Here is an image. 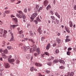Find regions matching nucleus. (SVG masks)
I'll list each match as a JSON object with an SVG mask.
<instances>
[{
    "label": "nucleus",
    "mask_w": 76,
    "mask_h": 76,
    "mask_svg": "<svg viewBox=\"0 0 76 76\" xmlns=\"http://www.w3.org/2000/svg\"><path fill=\"white\" fill-rule=\"evenodd\" d=\"M0 70L1 72H3L4 70V67H1Z\"/></svg>",
    "instance_id": "34"
},
{
    "label": "nucleus",
    "mask_w": 76,
    "mask_h": 76,
    "mask_svg": "<svg viewBox=\"0 0 76 76\" xmlns=\"http://www.w3.org/2000/svg\"><path fill=\"white\" fill-rule=\"evenodd\" d=\"M66 54L68 56H70V54H71V52L68 51L66 52Z\"/></svg>",
    "instance_id": "29"
},
{
    "label": "nucleus",
    "mask_w": 76,
    "mask_h": 76,
    "mask_svg": "<svg viewBox=\"0 0 76 76\" xmlns=\"http://www.w3.org/2000/svg\"><path fill=\"white\" fill-rule=\"evenodd\" d=\"M38 74L39 76H45V75H41V73H38Z\"/></svg>",
    "instance_id": "44"
},
{
    "label": "nucleus",
    "mask_w": 76,
    "mask_h": 76,
    "mask_svg": "<svg viewBox=\"0 0 76 76\" xmlns=\"http://www.w3.org/2000/svg\"><path fill=\"white\" fill-rule=\"evenodd\" d=\"M34 67H32L30 68V70L31 72H33L34 71Z\"/></svg>",
    "instance_id": "36"
},
{
    "label": "nucleus",
    "mask_w": 76,
    "mask_h": 76,
    "mask_svg": "<svg viewBox=\"0 0 76 76\" xmlns=\"http://www.w3.org/2000/svg\"><path fill=\"white\" fill-rule=\"evenodd\" d=\"M53 47H54L57 45V43H55L54 44H53Z\"/></svg>",
    "instance_id": "40"
},
{
    "label": "nucleus",
    "mask_w": 76,
    "mask_h": 76,
    "mask_svg": "<svg viewBox=\"0 0 76 76\" xmlns=\"http://www.w3.org/2000/svg\"><path fill=\"white\" fill-rule=\"evenodd\" d=\"M55 15L59 18L60 19V17L59 15H58V13L57 12H56L55 13Z\"/></svg>",
    "instance_id": "8"
},
{
    "label": "nucleus",
    "mask_w": 76,
    "mask_h": 76,
    "mask_svg": "<svg viewBox=\"0 0 76 76\" xmlns=\"http://www.w3.org/2000/svg\"><path fill=\"white\" fill-rule=\"evenodd\" d=\"M42 7H40L38 10V12H41V11L42 10Z\"/></svg>",
    "instance_id": "27"
},
{
    "label": "nucleus",
    "mask_w": 76,
    "mask_h": 76,
    "mask_svg": "<svg viewBox=\"0 0 76 76\" xmlns=\"http://www.w3.org/2000/svg\"><path fill=\"white\" fill-rule=\"evenodd\" d=\"M37 13H34L31 15V16L33 18H35L36 16H37Z\"/></svg>",
    "instance_id": "9"
},
{
    "label": "nucleus",
    "mask_w": 76,
    "mask_h": 76,
    "mask_svg": "<svg viewBox=\"0 0 76 76\" xmlns=\"http://www.w3.org/2000/svg\"><path fill=\"white\" fill-rule=\"evenodd\" d=\"M56 41L57 42L58 44H60V39H59L58 38L56 39Z\"/></svg>",
    "instance_id": "24"
},
{
    "label": "nucleus",
    "mask_w": 76,
    "mask_h": 76,
    "mask_svg": "<svg viewBox=\"0 0 76 76\" xmlns=\"http://www.w3.org/2000/svg\"><path fill=\"white\" fill-rule=\"evenodd\" d=\"M50 18H51L53 20H54L55 19H56V18H55V17L54 16H51Z\"/></svg>",
    "instance_id": "25"
},
{
    "label": "nucleus",
    "mask_w": 76,
    "mask_h": 76,
    "mask_svg": "<svg viewBox=\"0 0 76 76\" xmlns=\"http://www.w3.org/2000/svg\"><path fill=\"white\" fill-rule=\"evenodd\" d=\"M73 50H74V52H76V48L75 47H74L73 48Z\"/></svg>",
    "instance_id": "59"
},
{
    "label": "nucleus",
    "mask_w": 76,
    "mask_h": 76,
    "mask_svg": "<svg viewBox=\"0 0 76 76\" xmlns=\"http://www.w3.org/2000/svg\"><path fill=\"white\" fill-rule=\"evenodd\" d=\"M48 65V66H51V62H49L47 63Z\"/></svg>",
    "instance_id": "43"
},
{
    "label": "nucleus",
    "mask_w": 76,
    "mask_h": 76,
    "mask_svg": "<svg viewBox=\"0 0 76 76\" xmlns=\"http://www.w3.org/2000/svg\"><path fill=\"white\" fill-rule=\"evenodd\" d=\"M10 11H9V10H7L5 11V13L7 14H9V13H10Z\"/></svg>",
    "instance_id": "38"
},
{
    "label": "nucleus",
    "mask_w": 76,
    "mask_h": 76,
    "mask_svg": "<svg viewBox=\"0 0 76 76\" xmlns=\"http://www.w3.org/2000/svg\"><path fill=\"white\" fill-rule=\"evenodd\" d=\"M31 47H33V48H31L29 50L30 53H32V51H35L36 49L35 48V45H33L31 46Z\"/></svg>",
    "instance_id": "2"
},
{
    "label": "nucleus",
    "mask_w": 76,
    "mask_h": 76,
    "mask_svg": "<svg viewBox=\"0 0 76 76\" xmlns=\"http://www.w3.org/2000/svg\"><path fill=\"white\" fill-rule=\"evenodd\" d=\"M48 1L47 0H45L43 2V4L45 6H47L48 5Z\"/></svg>",
    "instance_id": "5"
},
{
    "label": "nucleus",
    "mask_w": 76,
    "mask_h": 76,
    "mask_svg": "<svg viewBox=\"0 0 76 76\" xmlns=\"http://www.w3.org/2000/svg\"><path fill=\"white\" fill-rule=\"evenodd\" d=\"M19 34H22V33H23V31H22L21 30L20 31H19Z\"/></svg>",
    "instance_id": "52"
},
{
    "label": "nucleus",
    "mask_w": 76,
    "mask_h": 76,
    "mask_svg": "<svg viewBox=\"0 0 76 76\" xmlns=\"http://www.w3.org/2000/svg\"><path fill=\"white\" fill-rule=\"evenodd\" d=\"M26 58H27V59H30V58H31V57H30L29 56V55H28L26 56Z\"/></svg>",
    "instance_id": "49"
},
{
    "label": "nucleus",
    "mask_w": 76,
    "mask_h": 76,
    "mask_svg": "<svg viewBox=\"0 0 76 76\" xmlns=\"http://www.w3.org/2000/svg\"><path fill=\"white\" fill-rule=\"evenodd\" d=\"M10 34H11V35L12 37H14V36H13V33H12V32H10Z\"/></svg>",
    "instance_id": "62"
},
{
    "label": "nucleus",
    "mask_w": 76,
    "mask_h": 76,
    "mask_svg": "<svg viewBox=\"0 0 76 76\" xmlns=\"http://www.w3.org/2000/svg\"><path fill=\"white\" fill-rule=\"evenodd\" d=\"M44 56H45V54H41V57L43 58V57H44Z\"/></svg>",
    "instance_id": "48"
},
{
    "label": "nucleus",
    "mask_w": 76,
    "mask_h": 76,
    "mask_svg": "<svg viewBox=\"0 0 76 76\" xmlns=\"http://www.w3.org/2000/svg\"><path fill=\"white\" fill-rule=\"evenodd\" d=\"M35 64L36 66H38L39 67H40V66H42L41 64L38 63H36Z\"/></svg>",
    "instance_id": "13"
},
{
    "label": "nucleus",
    "mask_w": 76,
    "mask_h": 76,
    "mask_svg": "<svg viewBox=\"0 0 76 76\" xmlns=\"http://www.w3.org/2000/svg\"><path fill=\"white\" fill-rule=\"evenodd\" d=\"M19 13L17 14L16 16L18 18H21L23 17V19L26 18V16L23 15V13L21 11L18 12Z\"/></svg>",
    "instance_id": "1"
},
{
    "label": "nucleus",
    "mask_w": 76,
    "mask_h": 76,
    "mask_svg": "<svg viewBox=\"0 0 76 76\" xmlns=\"http://www.w3.org/2000/svg\"><path fill=\"white\" fill-rule=\"evenodd\" d=\"M69 24L70 26L71 27H72L73 26V23H72V21H70L69 22Z\"/></svg>",
    "instance_id": "14"
},
{
    "label": "nucleus",
    "mask_w": 76,
    "mask_h": 76,
    "mask_svg": "<svg viewBox=\"0 0 76 76\" xmlns=\"http://www.w3.org/2000/svg\"><path fill=\"white\" fill-rule=\"evenodd\" d=\"M24 35L23 34L21 35L20 36V38H23Z\"/></svg>",
    "instance_id": "51"
},
{
    "label": "nucleus",
    "mask_w": 76,
    "mask_h": 76,
    "mask_svg": "<svg viewBox=\"0 0 76 76\" xmlns=\"http://www.w3.org/2000/svg\"><path fill=\"white\" fill-rule=\"evenodd\" d=\"M18 26V25H12L11 26V27L13 29H14L16 26Z\"/></svg>",
    "instance_id": "18"
},
{
    "label": "nucleus",
    "mask_w": 76,
    "mask_h": 76,
    "mask_svg": "<svg viewBox=\"0 0 76 76\" xmlns=\"http://www.w3.org/2000/svg\"><path fill=\"white\" fill-rule=\"evenodd\" d=\"M30 35V36H31L32 37H34V33H29Z\"/></svg>",
    "instance_id": "45"
},
{
    "label": "nucleus",
    "mask_w": 76,
    "mask_h": 76,
    "mask_svg": "<svg viewBox=\"0 0 76 76\" xmlns=\"http://www.w3.org/2000/svg\"><path fill=\"white\" fill-rule=\"evenodd\" d=\"M59 68L61 69H65V67L63 66H59Z\"/></svg>",
    "instance_id": "26"
},
{
    "label": "nucleus",
    "mask_w": 76,
    "mask_h": 76,
    "mask_svg": "<svg viewBox=\"0 0 76 76\" xmlns=\"http://www.w3.org/2000/svg\"><path fill=\"white\" fill-rule=\"evenodd\" d=\"M50 13H51V15H54V13H53V11L50 10Z\"/></svg>",
    "instance_id": "41"
},
{
    "label": "nucleus",
    "mask_w": 76,
    "mask_h": 76,
    "mask_svg": "<svg viewBox=\"0 0 76 76\" xmlns=\"http://www.w3.org/2000/svg\"><path fill=\"white\" fill-rule=\"evenodd\" d=\"M65 30L67 31V32H68V33H70V30L69 29V28L66 27H65Z\"/></svg>",
    "instance_id": "17"
},
{
    "label": "nucleus",
    "mask_w": 76,
    "mask_h": 76,
    "mask_svg": "<svg viewBox=\"0 0 76 76\" xmlns=\"http://www.w3.org/2000/svg\"><path fill=\"white\" fill-rule=\"evenodd\" d=\"M74 9L75 10H76V5H74Z\"/></svg>",
    "instance_id": "64"
},
{
    "label": "nucleus",
    "mask_w": 76,
    "mask_h": 76,
    "mask_svg": "<svg viewBox=\"0 0 76 76\" xmlns=\"http://www.w3.org/2000/svg\"><path fill=\"white\" fill-rule=\"evenodd\" d=\"M7 31L6 30H4V34H6L7 33Z\"/></svg>",
    "instance_id": "54"
},
{
    "label": "nucleus",
    "mask_w": 76,
    "mask_h": 76,
    "mask_svg": "<svg viewBox=\"0 0 76 76\" xmlns=\"http://www.w3.org/2000/svg\"><path fill=\"white\" fill-rule=\"evenodd\" d=\"M44 39H45V37H41V40L42 41H44Z\"/></svg>",
    "instance_id": "42"
},
{
    "label": "nucleus",
    "mask_w": 76,
    "mask_h": 76,
    "mask_svg": "<svg viewBox=\"0 0 76 76\" xmlns=\"http://www.w3.org/2000/svg\"><path fill=\"white\" fill-rule=\"evenodd\" d=\"M41 29L40 28V27H39L38 29V31L39 32L40 34H41L42 33V30H41Z\"/></svg>",
    "instance_id": "11"
},
{
    "label": "nucleus",
    "mask_w": 76,
    "mask_h": 76,
    "mask_svg": "<svg viewBox=\"0 0 76 76\" xmlns=\"http://www.w3.org/2000/svg\"><path fill=\"white\" fill-rule=\"evenodd\" d=\"M70 41V39H65V42H69Z\"/></svg>",
    "instance_id": "28"
},
{
    "label": "nucleus",
    "mask_w": 76,
    "mask_h": 76,
    "mask_svg": "<svg viewBox=\"0 0 76 76\" xmlns=\"http://www.w3.org/2000/svg\"><path fill=\"white\" fill-rule=\"evenodd\" d=\"M12 19L15 22H18V19L16 18H12Z\"/></svg>",
    "instance_id": "20"
},
{
    "label": "nucleus",
    "mask_w": 76,
    "mask_h": 76,
    "mask_svg": "<svg viewBox=\"0 0 76 76\" xmlns=\"http://www.w3.org/2000/svg\"><path fill=\"white\" fill-rule=\"evenodd\" d=\"M37 53H35L34 54V56L35 57H37V56H38V55H39V54L41 53V52H40L39 49L38 48L37 49Z\"/></svg>",
    "instance_id": "3"
},
{
    "label": "nucleus",
    "mask_w": 76,
    "mask_h": 76,
    "mask_svg": "<svg viewBox=\"0 0 76 76\" xmlns=\"http://www.w3.org/2000/svg\"><path fill=\"white\" fill-rule=\"evenodd\" d=\"M28 41H31V42L32 43L33 45H35V41H34V40L32 39H28Z\"/></svg>",
    "instance_id": "6"
},
{
    "label": "nucleus",
    "mask_w": 76,
    "mask_h": 76,
    "mask_svg": "<svg viewBox=\"0 0 76 76\" xmlns=\"http://www.w3.org/2000/svg\"><path fill=\"white\" fill-rule=\"evenodd\" d=\"M24 11L25 13H26V12H27V10L26 9H24Z\"/></svg>",
    "instance_id": "63"
},
{
    "label": "nucleus",
    "mask_w": 76,
    "mask_h": 76,
    "mask_svg": "<svg viewBox=\"0 0 76 76\" xmlns=\"http://www.w3.org/2000/svg\"><path fill=\"white\" fill-rule=\"evenodd\" d=\"M8 58V59H10V58H12V56H8V57H7Z\"/></svg>",
    "instance_id": "53"
},
{
    "label": "nucleus",
    "mask_w": 76,
    "mask_h": 76,
    "mask_svg": "<svg viewBox=\"0 0 76 76\" xmlns=\"http://www.w3.org/2000/svg\"><path fill=\"white\" fill-rule=\"evenodd\" d=\"M72 50V48H68V51H70Z\"/></svg>",
    "instance_id": "47"
},
{
    "label": "nucleus",
    "mask_w": 76,
    "mask_h": 76,
    "mask_svg": "<svg viewBox=\"0 0 76 76\" xmlns=\"http://www.w3.org/2000/svg\"><path fill=\"white\" fill-rule=\"evenodd\" d=\"M10 67V66L9 64L8 63H7L5 65V68H8V67Z\"/></svg>",
    "instance_id": "15"
},
{
    "label": "nucleus",
    "mask_w": 76,
    "mask_h": 76,
    "mask_svg": "<svg viewBox=\"0 0 76 76\" xmlns=\"http://www.w3.org/2000/svg\"><path fill=\"white\" fill-rule=\"evenodd\" d=\"M59 53V50L58 49H56L55 52H54L55 54H57V53Z\"/></svg>",
    "instance_id": "22"
},
{
    "label": "nucleus",
    "mask_w": 76,
    "mask_h": 76,
    "mask_svg": "<svg viewBox=\"0 0 76 76\" xmlns=\"http://www.w3.org/2000/svg\"><path fill=\"white\" fill-rule=\"evenodd\" d=\"M8 61L10 63H12V64H13V62H14L15 61V59H8Z\"/></svg>",
    "instance_id": "4"
},
{
    "label": "nucleus",
    "mask_w": 76,
    "mask_h": 76,
    "mask_svg": "<svg viewBox=\"0 0 76 76\" xmlns=\"http://www.w3.org/2000/svg\"><path fill=\"white\" fill-rule=\"evenodd\" d=\"M39 6L38 5H37L36 7V9H38L39 8Z\"/></svg>",
    "instance_id": "46"
},
{
    "label": "nucleus",
    "mask_w": 76,
    "mask_h": 76,
    "mask_svg": "<svg viewBox=\"0 0 76 76\" xmlns=\"http://www.w3.org/2000/svg\"><path fill=\"white\" fill-rule=\"evenodd\" d=\"M51 47V45H50V44L49 43L48 44L47 48H46V50H49V48H50Z\"/></svg>",
    "instance_id": "10"
},
{
    "label": "nucleus",
    "mask_w": 76,
    "mask_h": 76,
    "mask_svg": "<svg viewBox=\"0 0 76 76\" xmlns=\"http://www.w3.org/2000/svg\"><path fill=\"white\" fill-rule=\"evenodd\" d=\"M20 2H21L20 1H18V2L17 3H16V4H19V3H20Z\"/></svg>",
    "instance_id": "61"
},
{
    "label": "nucleus",
    "mask_w": 76,
    "mask_h": 76,
    "mask_svg": "<svg viewBox=\"0 0 76 76\" xmlns=\"http://www.w3.org/2000/svg\"><path fill=\"white\" fill-rule=\"evenodd\" d=\"M1 54L2 55V56L4 58H7V57L5 54H4L3 53H2Z\"/></svg>",
    "instance_id": "16"
},
{
    "label": "nucleus",
    "mask_w": 76,
    "mask_h": 76,
    "mask_svg": "<svg viewBox=\"0 0 76 76\" xmlns=\"http://www.w3.org/2000/svg\"><path fill=\"white\" fill-rule=\"evenodd\" d=\"M7 48H8V50H10L11 49V48H12V47L11 46H7Z\"/></svg>",
    "instance_id": "39"
},
{
    "label": "nucleus",
    "mask_w": 76,
    "mask_h": 76,
    "mask_svg": "<svg viewBox=\"0 0 76 76\" xmlns=\"http://www.w3.org/2000/svg\"><path fill=\"white\" fill-rule=\"evenodd\" d=\"M11 3H13V2H14L16 1V0H10Z\"/></svg>",
    "instance_id": "55"
},
{
    "label": "nucleus",
    "mask_w": 76,
    "mask_h": 76,
    "mask_svg": "<svg viewBox=\"0 0 76 76\" xmlns=\"http://www.w3.org/2000/svg\"><path fill=\"white\" fill-rule=\"evenodd\" d=\"M50 9H51V6H50V5L49 4L46 8V10H48Z\"/></svg>",
    "instance_id": "12"
},
{
    "label": "nucleus",
    "mask_w": 76,
    "mask_h": 76,
    "mask_svg": "<svg viewBox=\"0 0 76 76\" xmlns=\"http://www.w3.org/2000/svg\"><path fill=\"white\" fill-rule=\"evenodd\" d=\"M74 75V72H72L70 73L69 76H73Z\"/></svg>",
    "instance_id": "37"
},
{
    "label": "nucleus",
    "mask_w": 76,
    "mask_h": 76,
    "mask_svg": "<svg viewBox=\"0 0 76 76\" xmlns=\"http://www.w3.org/2000/svg\"><path fill=\"white\" fill-rule=\"evenodd\" d=\"M34 22H35L36 24H37V23H38V21L37 20H34Z\"/></svg>",
    "instance_id": "57"
},
{
    "label": "nucleus",
    "mask_w": 76,
    "mask_h": 76,
    "mask_svg": "<svg viewBox=\"0 0 76 76\" xmlns=\"http://www.w3.org/2000/svg\"><path fill=\"white\" fill-rule=\"evenodd\" d=\"M21 48L23 49V51H26L27 50L26 49V48H25V46H23L22 48Z\"/></svg>",
    "instance_id": "21"
},
{
    "label": "nucleus",
    "mask_w": 76,
    "mask_h": 76,
    "mask_svg": "<svg viewBox=\"0 0 76 76\" xmlns=\"http://www.w3.org/2000/svg\"><path fill=\"white\" fill-rule=\"evenodd\" d=\"M3 29L2 28H1L0 29V33L1 34H2L3 33Z\"/></svg>",
    "instance_id": "32"
},
{
    "label": "nucleus",
    "mask_w": 76,
    "mask_h": 76,
    "mask_svg": "<svg viewBox=\"0 0 76 76\" xmlns=\"http://www.w3.org/2000/svg\"><path fill=\"white\" fill-rule=\"evenodd\" d=\"M4 53H5V54H7V53H8V51H7V50L5 49L4 50Z\"/></svg>",
    "instance_id": "30"
},
{
    "label": "nucleus",
    "mask_w": 76,
    "mask_h": 76,
    "mask_svg": "<svg viewBox=\"0 0 76 76\" xmlns=\"http://www.w3.org/2000/svg\"><path fill=\"white\" fill-rule=\"evenodd\" d=\"M56 24H58L59 23V20H57L56 21Z\"/></svg>",
    "instance_id": "56"
},
{
    "label": "nucleus",
    "mask_w": 76,
    "mask_h": 76,
    "mask_svg": "<svg viewBox=\"0 0 76 76\" xmlns=\"http://www.w3.org/2000/svg\"><path fill=\"white\" fill-rule=\"evenodd\" d=\"M14 39V37H12L11 39H10V42L13 41Z\"/></svg>",
    "instance_id": "33"
},
{
    "label": "nucleus",
    "mask_w": 76,
    "mask_h": 76,
    "mask_svg": "<svg viewBox=\"0 0 76 76\" xmlns=\"http://www.w3.org/2000/svg\"><path fill=\"white\" fill-rule=\"evenodd\" d=\"M59 61L60 63H62V64H64V61L63 60H59Z\"/></svg>",
    "instance_id": "19"
},
{
    "label": "nucleus",
    "mask_w": 76,
    "mask_h": 76,
    "mask_svg": "<svg viewBox=\"0 0 76 76\" xmlns=\"http://www.w3.org/2000/svg\"><path fill=\"white\" fill-rule=\"evenodd\" d=\"M19 60H17L16 61V64H18V63H19Z\"/></svg>",
    "instance_id": "58"
},
{
    "label": "nucleus",
    "mask_w": 76,
    "mask_h": 76,
    "mask_svg": "<svg viewBox=\"0 0 76 76\" xmlns=\"http://www.w3.org/2000/svg\"><path fill=\"white\" fill-rule=\"evenodd\" d=\"M45 72H47V73H50V71L46 70Z\"/></svg>",
    "instance_id": "60"
},
{
    "label": "nucleus",
    "mask_w": 76,
    "mask_h": 76,
    "mask_svg": "<svg viewBox=\"0 0 76 76\" xmlns=\"http://www.w3.org/2000/svg\"><path fill=\"white\" fill-rule=\"evenodd\" d=\"M59 61V60L58 59H55L53 61V63H58Z\"/></svg>",
    "instance_id": "23"
},
{
    "label": "nucleus",
    "mask_w": 76,
    "mask_h": 76,
    "mask_svg": "<svg viewBox=\"0 0 76 76\" xmlns=\"http://www.w3.org/2000/svg\"><path fill=\"white\" fill-rule=\"evenodd\" d=\"M44 54L46 55V56H49V53L48 52H45Z\"/></svg>",
    "instance_id": "35"
},
{
    "label": "nucleus",
    "mask_w": 76,
    "mask_h": 76,
    "mask_svg": "<svg viewBox=\"0 0 76 76\" xmlns=\"http://www.w3.org/2000/svg\"><path fill=\"white\" fill-rule=\"evenodd\" d=\"M54 57L53 56H51L48 59V61H51V60H54Z\"/></svg>",
    "instance_id": "7"
},
{
    "label": "nucleus",
    "mask_w": 76,
    "mask_h": 76,
    "mask_svg": "<svg viewBox=\"0 0 76 76\" xmlns=\"http://www.w3.org/2000/svg\"><path fill=\"white\" fill-rule=\"evenodd\" d=\"M29 48H30L29 46L26 47V50H28V49H29Z\"/></svg>",
    "instance_id": "50"
},
{
    "label": "nucleus",
    "mask_w": 76,
    "mask_h": 76,
    "mask_svg": "<svg viewBox=\"0 0 76 76\" xmlns=\"http://www.w3.org/2000/svg\"><path fill=\"white\" fill-rule=\"evenodd\" d=\"M31 19V22H32L33 20H34V18L33 17H31L30 18Z\"/></svg>",
    "instance_id": "31"
}]
</instances>
